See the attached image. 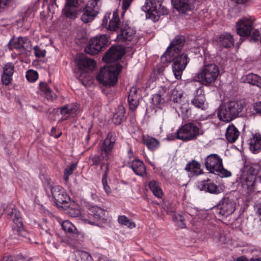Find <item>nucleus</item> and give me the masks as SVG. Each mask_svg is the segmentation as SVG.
<instances>
[{
  "instance_id": "1",
  "label": "nucleus",
  "mask_w": 261,
  "mask_h": 261,
  "mask_svg": "<svg viewBox=\"0 0 261 261\" xmlns=\"http://www.w3.org/2000/svg\"><path fill=\"white\" fill-rule=\"evenodd\" d=\"M184 40V36H176L166 52L161 57V60L164 63H170L173 61L172 71L177 80L181 79L183 71L189 61L187 54H179Z\"/></svg>"
},
{
  "instance_id": "2",
  "label": "nucleus",
  "mask_w": 261,
  "mask_h": 261,
  "mask_svg": "<svg viewBox=\"0 0 261 261\" xmlns=\"http://www.w3.org/2000/svg\"><path fill=\"white\" fill-rule=\"evenodd\" d=\"M203 133L201 123L188 122L178 128L175 133V136L177 139L188 142L196 140Z\"/></svg>"
},
{
  "instance_id": "3",
  "label": "nucleus",
  "mask_w": 261,
  "mask_h": 261,
  "mask_svg": "<svg viewBox=\"0 0 261 261\" xmlns=\"http://www.w3.org/2000/svg\"><path fill=\"white\" fill-rule=\"evenodd\" d=\"M122 69V66L118 63L102 67L96 78L104 86H113L118 80V76Z\"/></svg>"
},
{
  "instance_id": "4",
  "label": "nucleus",
  "mask_w": 261,
  "mask_h": 261,
  "mask_svg": "<svg viewBox=\"0 0 261 261\" xmlns=\"http://www.w3.org/2000/svg\"><path fill=\"white\" fill-rule=\"evenodd\" d=\"M219 74V68L215 64L204 65L196 74L195 79L204 85H208L215 82Z\"/></svg>"
},
{
  "instance_id": "5",
  "label": "nucleus",
  "mask_w": 261,
  "mask_h": 261,
  "mask_svg": "<svg viewBox=\"0 0 261 261\" xmlns=\"http://www.w3.org/2000/svg\"><path fill=\"white\" fill-rule=\"evenodd\" d=\"M163 2L164 0H146V18L155 22L161 15L167 14L168 10L163 5Z\"/></svg>"
},
{
  "instance_id": "6",
  "label": "nucleus",
  "mask_w": 261,
  "mask_h": 261,
  "mask_svg": "<svg viewBox=\"0 0 261 261\" xmlns=\"http://www.w3.org/2000/svg\"><path fill=\"white\" fill-rule=\"evenodd\" d=\"M205 165L210 172L221 177L231 175V173L223 168L222 159L217 154H211L207 156L205 160Z\"/></svg>"
},
{
  "instance_id": "7",
  "label": "nucleus",
  "mask_w": 261,
  "mask_h": 261,
  "mask_svg": "<svg viewBox=\"0 0 261 261\" xmlns=\"http://www.w3.org/2000/svg\"><path fill=\"white\" fill-rule=\"evenodd\" d=\"M109 39L106 35H97L90 39L85 48V52L91 55L98 54L108 45Z\"/></svg>"
},
{
  "instance_id": "8",
  "label": "nucleus",
  "mask_w": 261,
  "mask_h": 261,
  "mask_svg": "<svg viewBox=\"0 0 261 261\" xmlns=\"http://www.w3.org/2000/svg\"><path fill=\"white\" fill-rule=\"evenodd\" d=\"M5 212L9 217L10 220L13 222V229L18 233L23 230V224L20 216L19 211L15 208L13 205L11 204L4 210L2 206L0 207V216Z\"/></svg>"
},
{
  "instance_id": "9",
  "label": "nucleus",
  "mask_w": 261,
  "mask_h": 261,
  "mask_svg": "<svg viewBox=\"0 0 261 261\" xmlns=\"http://www.w3.org/2000/svg\"><path fill=\"white\" fill-rule=\"evenodd\" d=\"M98 0H89L83 10L81 19L84 23H88L95 18L98 13Z\"/></svg>"
},
{
  "instance_id": "10",
  "label": "nucleus",
  "mask_w": 261,
  "mask_h": 261,
  "mask_svg": "<svg viewBox=\"0 0 261 261\" xmlns=\"http://www.w3.org/2000/svg\"><path fill=\"white\" fill-rule=\"evenodd\" d=\"M67 213L71 217H79L80 219L85 223L93 225H97L95 221H93L91 220V216L87 217L82 213L79 205L75 202H72L69 204Z\"/></svg>"
},
{
  "instance_id": "11",
  "label": "nucleus",
  "mask_w": 261,
  "mask_h": 261,
  "mask_svg": "<svg viewBox=\"0 0 261 261\" xmlns=\"http://www.w3.org/2000/svg\"><path fill=\"white\" fill-rule=\"evenodd\" d=\"M11 48H15L21 53L29 51L31 49L30 41L27 37H14L9 41Z\"/></svg>"
},
{
  "instance_id": "12",
  "label": "nucleus",
  "mask_w": 261,
  "mask_h": 261,
  "mask_svg": "<svg viewBox=\"0 0 261 261\" xmlns=\"http://www.w3.org/2000/svg\"><path fill=\"white\" fill-rule=\"evenodd\" d=\"M124 54V49L121 46H113L103 56L102 60L106 63H113L119 60Z\"/></svg>"
},
{
  "instance_id": "13",
  "label": "nucleus",
  "mask_w": 261,
  "mask_h": 261,
  "mask_svg": "<svg viewBox=\"0 0 261 261\" xmlns=\"http://www.w3.org/2000/svg\"><path fill=\"white\" fill-rule=\"evenodd\" d=\"M253 21L248 18L240 19L236 23V31L241 36H248L252 31Z\"/></svg>"
},
{
  "instance_id": "14",
  "label": "nucleus",
  "mask_w": 261,
  "mask_h": 261,
  "mask_svg": "<svg viewBox=\"0 0 261 261\" xmlns=\"http://www.w3.org/2000/svg\"><path fill=\"white\" fill-rule=\"evenodd\" d=\"M219 213L224 216H228L233 213L236 209V202L232 198L224 197L219 204Z\"/></svg>"
},
{
  "instance_id": "15",
  "label": "nucleus",
  "mask_w": 261,
  "mask_h": 261,
  "mask_svg": "<svg viewBox=\"0 0 261 261\" xmlns=\"http://www.w3.org/2000/svg\"><path fill=\"white\" fill-rule=\"evenodd\" d=\"M174 8L181 14H185L194 8L195 0H171Z\"/></svg>"
},
{
  "instance_id": "16",
  "label": "nucleus",
  "mask_w": 261,
  "mask_h": 261,
  "mask_svg": "<svg viewBox=\"0 0 261 261\" xmlns=\"http://www.w3.org/2000/svg\"><path fill=\"white\" fill-rule=\"evenodd\" d=\"M78 6V0H66L63 13L67 18L74 19L76 18L79 12L77 9Z\"/></svg>"
},
{
  "instance_id": "17",
  "label": "nucleus",
  "mask_w": 261,
  "mask_h": 261,
  "mask_svg": "<svg viewBox=\"0 0 261 261\" xmlns=\"http://www.w3.org/2000/svg\"><path fill=\"white\" fill-rule=\"evenodd\" d=\"M51 193L56 204L67 203L69 200L65 190L59 186H55L51 188Z\"/></svg>"
},
{
  "instance_id": "18",
  "label": "nucleus",
  "mask_w": 261,
  "mask_h": 261,
  "mask_svg": "<svg viewBox=\"0 0 261 261\" xmlns=\"http://www.w3.org/2000/svg\"><path fill=\"white\" fill-rule=\"evenodd\" d=\"M205 98L204 94V91L202 87H199L196 90L195 97L192 100V103L196 107L205 109L207 108V104L205 103Z\"/></svg>"
},
{
  "instance_id": "19",
  "label": "nucleus",
  "mask_w": 261,
  "mask_h": 261,
  "mask_svg": "<svg viewBox=\"0 0 261 261\" xmlns=\"http://www.w3.org/2000/svg\"><path fill=\"white\" fill-rule=\"evenodd\" d=\"M229 107L227 103L221 107L218 114V117L220 120L229 122L237 117Z\"/></svg>"
},
{
  "instance_id": "20",
  "label": "nucleus",
  "mask_w": 261,
  "mask_h": 261,
  "mask_svg": "<svg viewBox=\"0 0 261 261\" xmlns=\"http://www.w3.org/2000/svg\"><path fill=\"white\" fill-rule=\"evenodd\" d=\"M79 69L83 72L92 71L96 67L95 62L92 59L83 58L78 60L77 63Z\"/></svg>"
},
{
  "instance_id": "21",
  "label": "nucleus",
  "mask_w": 261,
  "mask_h": 261,
  "mask_svg": "<svg viewBox=\"0 0 261 261\" xmlns=\"http://www.w3.org/2000/svg\"><path fill=\"white\" fill-rule=\"evenodd\" d=\"M115 142V137L113 135L109 134L102 143L101 148L102 151L106 153V156L103 157L106 160L109 159V155L114 147Z\"/></svg>"
},
{
  "instance_id": "22",
  "label": "nucleus",
  "mask_w": 261,
  "mask_h": 261,
  "mask_svg": "<svg viewBox=\"0 0 261 261\" xmlns=\"http://www.w3.org/2000/svg\"><path fill=\"white\" fill-rule=\"evenodd\" d=\"M89 213L95 221L102 223L107 222V219L105 218L106 212L101 208L95 206H91L89 208Z\"/></svg>"
},
{
  "instance_id": "23",
  "label": "nucleus",
  "mask_w": 261,
  "mask_h": 261,
  "mask_svg": "<svg viewBox=\"0 0 261 261\" xmlns=\"http://www.w3.org/2000/svg\"><path fill=\"white\" fill-rule=\"evenodd\" d=\"M249 148L254 153L258 152L261 150V135L254 134L252 135L249 140Z\"/></svg>"
},
{
  "instance_id": "24",
  "label": "nucleus",
  "mask_w": 261,
  "mask_h": 261,
  "mask_svg": "<svg viewBox=\"0 0 261 261\" xmlns=\"http://www.w3.org/2000/svg\"><path fill=\"white\" fill-rule=\"evenodd\" d=\"M135 31L127 25H125L121 29V33L117 35L116 39L118 41H130L134 38Z\"/></svg>"
},
{
  "instance_id": "25",
  "label": "nucleus",
  "mask_w": 261,
  "mask_h": 261,
  "mask_svg": "<svg viewBox=\"0 0 261 261\" xmlns=\"http://www.w3.org/2000/svg\"><path fill=\"white\" fill-rule=\"evenodd\" d=\"M241 80L242 82L261 88V77L257 74L252 73L246 74L241 77Z\"/></svg>"
},
{
  "instance_id": "26",
  "label": "nucleus",
  "mask_w": 261,
  "mask_h": 261,
  "mask_svg": "<svg viewBox=\"0 0 261 261\" xmlns=\"http://www.w3.org/2000/svg\"><path fill=\"white\" fill-rule=\"evenodd\" d=\"M79 109V106L76 103H70L64 106L61 108V113L66 119L69 116H72L76 114Z\"/></svg>"
},
{
  "instance_id": "27",
  "label": "nucleus",
  "mask_w": 261,
  "mask_h": 261,
  "mask_svg": "<svg viewBox=\"0 0 261 261\" xmlns=\"http://www.w3.org/2000/svg\"><path fill=\"white\" fill-rule=\"evenodd\" d=\"M240 132L233 125H229L226 130V138L230 143L234 142L238 138Z\"/></svg>"
},
{
  "instance_id": "28",
  "label": "nucleus",
  "mask_w": 261,
  "mask_h": 261,
  "mask_svg": "<svg viewBox=\"0 0 261 261\" xmlns=\"http://www.w3.org/2000/svg\"><path fill=\"white\" fill-rule=\"evenodd\" d=\"M142 140L143 143L150 150H156L160 146L159 141L155 138L149 136H143Z\"/></svg>"
},
{
  "instance_id": "29",
  "label": "nucleus",
  "mask_w": 261,
  "mask_h": 261,
  "mask_svg": "<svg viewBox=\"0 0 261 261\" xmlns=\"http://www.w3.org/2000/svg\"><path fill=\"white\" fill-rule=\"evenodd\" d=\"M136 93V88L133 87L128 96V102L129 103V108L132 110H135L139 105V98Z\"/></svg>"
},
{
  "instance_id": "30",
  "label": "nucleus",
  "mask_w": 261,
  "mask_h": 261,
  "mask_svg": "<svg viewBox=\"0 0 261 261\" xmlns=\"http://www.w3.org/2000/svg\"><path fill=\"white\" fill-rule=\"evenodd\" d=\"M227 103L236 116L242 111L245 105L244 100L242 99L230 101Z\"/></svg>"
},
{
  "instance_id": "31",
  "label": "nucleus",
  "mask_w": 261,
  "mask_h": 261,
  "mask_svg": "<svg viewBox=\"0 0 261 261\" xmlns=\"http://www.w3.org/2000/svg\"><path fill=\"white\" fill-rule=\"evenodd\" d=\"M130 168L134 173L138 175L143 176L146 172V168L144 163L138 160L133 161Z\"/></svg>"
},
{
  "instance_id": "32",
  "label": "nucleus",
  "mask_w": 261,
  "mask_h": 261,
  "mask_svg": "<svg viewBox=\"0 0 261 261\" xmlns=\"http://www.w3.org/2000/svg\"><path fill=\"white\" fill-rule=\"evenodd\" d=\"M118 16L119 14L117 10L113 12L112 17L110 20L108 27L109 30L115 32L118 29L120 24V21Z\"/></svg>"
},
{
  "instance_id": "33",
  "label": "nucleus",
  "mask_w": 261,
  "mask_h": 261,
  "mask_svg": "<svg viewBox=\"0 0 261 261\" xmlns=\"http://www.w3.org/2000/svg\"><path fill=\"white\" fill-rule=\"evenodd\" d=\"M201 185L202 189L212 194H219L222 192L223 189L221 187H218L216 184L213 182H206L202 181Z\"/></svg>"
},
{
  "instance_id": "34",
  "label": "nucleus",
  "mask_w": 261,
  "mask_h": 261,
  "mask_svg": "<svg viewBox=\"0 0 261 261\" xmlns=\"http://www.w3.org/2000/svg\"><path fill=\"white\" fill-rule=\"evenodd\" d=\"M148 186L155 196L159 198H162L163 191L159 182L154 180H152L149 182Z\"/></svg>"
},
{
  "instance_id": "35",
  "label": "nucleus",
  "mask_w": 261,
  "mask_h": 261,
  "mask_svg": "<svg viewBox=\"0 0 261 261\" xmlns=\"http://www.w3.org/2000/svg\"><path fill=\"white\" fill-rule=\"evenodd\" d=\"M186 170L194 175H198L201 173L200 164L195 161L189 163L186 167Z\"/></svg>"
},
{
  "instance_id": "36",
  "label": "nucleus",
  "mask_w": 261,
  "mask_h": 261,
  "mask_svg": "<svg viewBox=\"0 0 261 261\" xmlns=\"http://www.w3.org/2000/svg\"><path fill=\"white\" fill-rule=\"evenodd\" d=\"M62 229L66 233H77L78 230L76 227L68 220L63 221L60 222Z\"/></svg>"
},
{
  "instance_id": "37",
  "label": "nucleus",
  "mask_w": 261,
  "mask_h": 261,
  "mask_svg": "<svg viewBox=\"0 0 261 261\" xmlns=\"http://www.w3.org/2000/svg\"><path fill=\"white\" fill-rule=\"evenodd\" d=\"M125 114V110L123 106H119L114 114L113 120L114 123L119 124L122 121Z\"/></svg>"
},
{
  "instance_id": "38",
  "label": "nucleus",
  "mask_w": 261,
  "mask_h": 261,
  "mask_svg": "<svg viewBox=\"0 0 261 261\" xmlns=\"http://www.w3.org/2000/svg\"><path fill=\"white\" fill-rule=\"evenodd\" d=\"M39 87L41 91L43 92V94H44L48 99H53L56 98L55 94L53 93L46 83L40 82Z\"/></svg>"
},
{
  "instance_id": "39",
  "label": "nucleus",
  "mask_w": 261,
  "mask_h": 261,
  "mask_svg": "<svg viewBox=\"0 0 261 261\" xmlns=\"http://www.w3.org/2000/svg\"><path fill=\"white\" fill-rule=\"evenodd\" d=\"M220 41L226 47H229L233 45L234 41L232 36L228 33L224 34L220 37Z\"/></svg>"
},
{
  "instance_id": "40",
  "label": "nucleus",
  "mask_w": 261,
  "mask_h": 261,
  "mask_svg": "<svg viewBox=\"0 0 261 261\" xmlns=\"http://www.w3.org/2000/svg\"><path fill=\"white\" fill-rule=\"evenodd\" d=\"M183 92L179 87H176L172 91L170 99L174 102H179L181 101Z\"/></svg>"
},
{
  "instance_id": "41",
  "label": "nucleus",
  "mask_w": 261,
  "mask_h": 261,
  "mask_svg": "<svg viewBox=\"0 0 261 261\" xmlns=\"http://www.w3.org/2000/svg\"><path fill=\"white\" fill-rule=\"evenodd\" d=\"M118 221L121 225H125L129 228H133L136 227L134 222H131L125 216H120L118 218Z\"/></svg>"
},
{
  "instance_id": "42",
  "label": "nucleus",
  "mask_w": 261,
  "mask_h": 261,
  "mask_svg": "<svg viewBox=\"0 0 261 261\" xmlns=\"http://www.w3.org/2000/svg\"><path fill=\"white\" fill-rule=\"evenodd\" d=\"M173 221L179 228L183 229L186 227L184 217L179 214L175 215L173 217Z\"/></svg>"
},
{
  "instance_id": "43",
  "label": "nucleus",
  "mask_w": 261,
  "mask_h": 261,
  "mask_svg": "<svg viewBox=\"0 0 261 261\" xmlns=\"http://www.w3.org/2000/svg\"><path fill=\"white\" fill-rule=\"evenodd\" d=\"M25 76L30 82H34L38 79L37 72L33 70H28L26 73Z\"/></svg>"
},
{
  "instance_id": "44",
  "label": "nucleus",
  "mask_w": 261,
  "mask_h": 261,
  "mask_svg": "<svg viewBox=\"0 0 261 261\" xmlns=\"http://www.w3.org/2000/svg\"><path fill=\"white\" fill-rule=\"evenodd\" d=\"M75 168L76 164H73L65 169L64 171V179L66 182H67L68 181L69 176L73 173Z\"/></svg>"
},
{
  "instance_id": "45",
  "label": "nucleus",
  "mask_w": 261,
  "mask_h": 261,
  "mask_svg": "<svg viewBox=\"0 0 261 261\" xmlns=\"http://www.w3.org/2000/svg\"><path fill=\"white\" fill-rule=\"evenodd\" d=\"M255 177L253 175H248L244 180L243 186H246L248 188L252 187L255 181Z\"/></svg>"
},
{
  "instance_id": "46",
  "label": "nucleus",
  "mask_w": 261,
  "mask_h": 261,
  "mask_svg": "<svg viewBox=\"0 0 261 261\" xmlns=\"http://www.w3.org/2000/svg\"><path fill=\"white\" fill-rule=\"evenodd\" d=\"M152 100L153 103L156 106L163 104L165 101L164 99L161 97V95L159 94L153 95Z\"/></svg>"
},
{
  "instance_id": "47",
  "label": "nucleus",
  "mask_w": 261,
  "mask_h": 261,
  "mask_svg": "<svg viewBox=\"0 0 261 261\" xmlns=\"http://www.w3.org/2000/svg\"><path fill=\"white\" fill-rule=\"evenodd\" d=\"M14 72V65L9 63L4 67L3 73L12 75Z\"/></svg>"
},
{
  "instance_id": "48",
  "label": "nucleus",
  "mask_w": 261,
  "mask_h": 261,
  "mask_svg": "<svg viewBox=\"0 0 261 261\" xmlns=\"http://www.w3.org/2000/svg\"><path fill=\"white\" fill-rule=\"evenodd\" d=\"M34 51L35 55L37 58H43L45 56V50L40 48L38 46L34 47Z\"/></svg>"
},
{
  "instance_id": "49",
  "label": "nucleus",
  "mask_w": 261,
  "mask_h": 261,
  "mask_svg": "<svg viewBox=\"0 0 261 261\" xmlns=\"http://www.w3.org/2000/svg\"><path fill=\"white\" fill-rule=\"evenodd\" d=\"M133 0H123L122 4V16H123L127 10L129 8Z\"/></svg>"
},
{
  "instance_id": "50",
  "label": "nucleus",
  "mask_w": 261,
  "mask_h": 261,
  "mask_svg": "<svg viewBox=\"0 0 261 261\" xmlns=\"http://www.w3.org/2000/svg\"><path fill=\"white\" fill-rule=\"evenodd\" d=\"M107 173H106L104 174L103 177L102 178V184L103 186V188H104L105 191L108 194H109L111 193V188L107 184Z\"/></svg>"
},
{
  "instance_id": "51",
  "label": "nucleus",
  "mask_w": 261,
  "mask_h": 261,
  "mask_svg": "<svg viewBox=\"0 0 261 261\" xmlns=\"http://www.w3.org/2000/svg\"><path fill=\"white\" fill-rule=\"evenodd\" d=\"M12 75L4 74L2 76V82L3 84L8 85L12 80Z\"/></svg>"
},
{
  "instance_id": "52",
  "label": "nucleus",
  "mask_w": 261,
  "mask_h": 261,
  "mask_svg": "<svg viewBox=\"0 0 261 261\" xmlns=\"http://www.w3.org/2000/svg\"><path fill=\"white\" fill-rule=\"evenodd\" d=\"M252 37V40L253 41H255L257 40H258V38L259 36V32L257 29H254L252 28V31H251V34Z\"/></svg>"
},
{
  "instance_id": "53",
  "label": "nucleus",
  "mask_w": 261,
  "mask_h": 261,
  "mask_svg": "<svg viewBox=\"0 0 261 261\" xmlns=\"http://www.w3.org/2000/svg\"><path fill=\"white\" fill-rule=\"evenodd\" d=\"M10 1L11 0H0V12L8 6Z\"/></svg>"
},
{
  "instance_id": "54",
  "label": "nucleus",
  "mask_w": 261,
  "mask_h": 261,
  "mask_svg": "<svg viewBox=\"0 0 261 261\" xmlns=\"http://www.w3.org/2000/svg\"><path fill=\"white\" fill-rule=\"evenodd\" d=\"M81 255L82 256V261H91V257L86 252H81Z\"/></svg>"
},
{
  "instance_id": "55",
  "label": "nucleus",
  "mask_w": 261,
  "mask_h": 261,
  "mask_svg": "<svg viewBox=\"0 0 261 261\" xmlns=\"http://www.w3.org/2000/svg\"><path fill=\"white\" fill-rule=\"evenodd\" d=\"M254 111L258 113H261V101L255 103L254 105Z\"/></svg>"
},
{
  "instance_id": "56",
  "label": "nucleus",
  "mask_w": 261,
  "mask_h": 261,
  "mask_svg": "<svg viewBox=\"0 0 261 261\" xmlns=\"http://www.w3.org/2000/svg\"><path fill=\"white\" fill-rule=\"evenodd\" d=\"M256 213L258 216H261V202L255 204Z\"/></svg>"
},
{
  "instance_id": "57",
  "label": "nucleus",
  "mask_w": 261,
  "mask_h": 261,
  "mask_svg": "<svg viewBox=\"0 0 261 261\" xmlns=\"http://www.w3.org/2000/svg\"><path fill=\"white\" fill-rule=\"evenodd\" d=\"M2 261H17L16 257L13 256L4 257Z\"/></svg>"
},
{
  "instance_id": "58",
  "label": "nucleus",
  "mask_w": 261,
  "mask_h": 261,
  "mask_svg": "<svg viewBox=\"0 0 261 261\" xmlns=\"http://www.w3.org/2000/svg\"><path fill=\"white\" fill-rule=\"evenodd\" d=\"M100 161V158L99 156L95 155L92 159V162L95 165H97L99 163Z\"/></svg>"
},
{
  "instance_id": "59",
  "label": "nucleus",
  "mask_w": 261,
  "mask_h": 261,
  "mask_svg": "<svg viewBox=\"0 0 261 261\" xmlns=\"http://www.w3.org/2000/svg\"><path fill=\"white\" fill-rule=\"evenodd\" d=\"M55 130H56V129L55 128H54V127L51 129V135L53 136L56 137V138H58V137H60L61 134H60V135H59L58 136H56V135H54V132L55 131Z\"/></svg>"
},
{
  "instance_id": "60",
  "label": "nucleus",
  "mask_w": 261,
  "mask_h": 261,
  "mask_svg": "<svg viewBox=\"0 0 261 261\" xmlns=\"http://www.w3.org/2000/svg\"><path fill=\"white\" fill-rule=\"evenodd\" d=\"M237 261H247L246 258L243 257H239L237 259Z\"/></svg>"
},
{
  "instance_id": "61",
  "label": "nucleus",
  "mask_w": 261,
  "mask_h": 261,
  "mask_svg": "<svg viewBox=\"0 0 261 261\" xmlns=\"http://www.w3.org/2000/svg\"><path fill=\"white\" fill-rule=\"evenodd\" d=\"M56 0H49V3H50L51 5H54V4H55V3H56Z\"/></svg>"
},
{
  "instance_id": "62",
  "label": "nucleus",
  "mask_w": 261,
  "mask_h": 261,
  "mask_svg": "<svg viewBox=\"0 0 261 261\" xmlns=\"http://www.w3.org/2000/svg\"><path fill=\"white\" fill-rule=\"evenodd\" d=\"M251 261H261V259L260 258H253V259H251Z\"/></svg>"
},
{
  "instance_id": "63",
  "label": "nucleus",
  "mask_w": 261,
  "mask_h": 261,
  "mask_svg": "<svg viewBox=\"0 0 261 261\" xmlns=\"http://www.w3.org/2000/svg\"><path fill=\"white\" fill-rule=\"evenodd\" d=\"M156 261H166V260L164 258H159L156 259Z\"/></svg>"
},
{
  "instance_id": "64",
  "label": "nucleus",
  "mask_w": 261,
  "mask_h": 261,
  "mask_svg": "<svg viewBox=\"0 0 261 261\" xmlns=\"http://www.w3.org/2000/svg\"><path fill=\"white\" fill-rule=\"evenodd\" d=\"M28 261H32V260H28Z\"/></svg>"
}]
</instances>
